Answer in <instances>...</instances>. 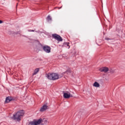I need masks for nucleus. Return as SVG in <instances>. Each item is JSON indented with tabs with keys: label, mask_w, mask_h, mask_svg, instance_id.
Returning <instances> with one entry per match:
<instances>
[{
	"label": "nucleus",
	"mask_w": 125,
	"mask_h": 125,
	"mask_svg": "<svg viewBox=\"0 0 125 125\" xmlns=\"http://www.w3.org/2000/svg\"><path fill=\"white\" fill-rule=\"evenodd\" d=\"M24 116V111L23 110H20L18 111L16 114L14 115L12 117L13 120H16L18 122L21 121V118Z\"/></svg>",
	"instance_id": "nucleus-1"
},
{
	"label": "nucleus",
	"mask_w": 125,
	"mask_h": 125,
	"mask_svg": "<svg viewBox=\"0 0 125 125\" xmlns=\"http://www.w3.org/2000/svg\"><path fill=\"white\" fill-rule=\"evenodd\" d=\"M46 78L48 80H51L52 81H55V80H58L60 78L59 75L57 73H49L46 75Z\"/></svg>",
	"instance_id": "nucleus-2"
},
{
	"label": "nucleus",
	"mask_w": 125,
	"mask_h": 125,
	"mask_svg": "<svg viewBox=\"0 0 125 125\" xmlns=\"http://www.w3.org/2000/svg\"><path fill=\"white\" fill-rule=\"evenodd\" d=\"M42 122V119H40L38 120H34L33 121H31L29 122L28 125H39Z\"/></svg>",
	"instance_id": "nucleus-3"
},
{
	"label": "nucleus",
	"mask_w": 125,
	"mask_h": 125,
	"mask_svg": "<svg viewBox=\"0 0 125 125\" xmlns=\"http://www.w3.org/2000/svg\"><path fill=\"white\" fill-rule=\"evenodd\" d=\"M72 95L68 91L63 92V97L64 98H70V97H72Z\"/></svg>",
	"instance_id": "nucleus-4"
},
{
	"label": "nucleus",
	"mask_w": 125,
	"mask_h": 125,
	"mask_svg": "<svg viewBox=\"0 0 125 125\" xmlns=\"http://www.w3.org/2000/svg\"><path fill=\"white\" fill-rule=\"evenodd\" d=\"M53 37L55 39V40H57L59 42H62V38H61V37H60V36L57 34H53Z\"/></svg>",
	"instance_id": "nucleus-5"
},
{
	"label": "nucleus",
	"mask_w": 125,
	"mask_h": 125,
	"mask_svg": "<svg viewBox=\"0 0 125 125\" xmlns=\"http://www.w3.org/2000/svg\"><path fill=\"white\" fill-rule=\"evenodd\" d=\"M43 49L46 53H49L50 52V47L48 46H43Z\"/></svg>",
	"instance_id": "nucleus-6"
},
{
	"label": "nucleus",
	"mask_w": 125,
	"mask_h": 125,
	"mask_svg": "<svg viewBox=\"0 0 125 125\" xmlns=\"http://www.w3.org/2000/svg\"><path fill=\"white\" fill-rule=\"evenodd\" d=\"M99 70L101 72H104V73H106L109 71V68H108V67H102L100 68Z\"/></svg>",
	"instance_id": "nucleus-7"
},
{
	"label": "nucleus",
	"mask_w": 125,
	"mask_h": 125,
	"mask_svg": "<svg viewBox=\"0 0 125 125\" xmlns=\"http://www.w3.org/2000/svg\"><path fill=\"white\" fill-rule=\"evenodd\" d=\"M48 109V106L46 104L43 105L41 108V112H43V111H45V110H47Z\"/></svg>",
	"instance_id": "nucleus-8"
},
{
	"label": "nucleus",
	"mask_w": 125,
	"mask_h": 125,
	"mask_svg": "<svg viewBox=\"0 0 125 125\" xmlns=\"http://www.w3.org/2000/svg\"><path fill=\"white\" fill-rule=\"evenodd\" d=\"M93 86H94V87H100V84L97 82H95L93 84Z\"/></svg>",
	"instance_id": "nucleus-9"
},
{
	"label": "nucleus",
	"mask_w": 125,
	"mask_h": 125,
	"mask_svg": "<svg viewBox=\"0 0 125 125\" xmlns=\"http://www.w3.org/2000/svg\"><path fill=\"white\" fill-rule=\"evenodd\" d=\"M12 101V97H8L6 98V100L5 101V103H9L10 101Z\"/></svg>",
	"instance_id": "nucleus-10"
},
{
	"label": "nucleus",
	"mask_w": 125,
	"mask_h": 125,
	"mask_svg": "<svg viewBox=\"0 0 125 125\" xmlns=\"http://www.w3.org/2000/svg\"><path fill=\"white\" fill-rule=\"evenodd\" d=\"M39 71H40V68L35 69L34 70L33 75H37V74H38V73H39Z\"/></svg>",
	"instance_id": "nucleus-11"
},
{
	"label": "nucleus",
	"mask_w": 125,
	"mask_h": 125,
	"mask_svg": "<svg viewBox=\"0 0 125 125\" xmlns=\"http://www.w3.org/2000/svg\"><path fill=\"white\" fill-rule=\"evenodd\" d=\"M71 73V71L70 70H66V72L64 73L65 75H69Z\"/></svg>",
	"instance_id": "nucleus-12"
},
{
	"label": "nucleus",
	"mask_w": 125,
	"mask_h": 125,
	"mask_svg": "<svg viewBox=\"0 0 125 125\" xmlns=\"http://www.w3.org/2000/svg\"><path fill=\"white\" fill-rule=\"evenodd\" d=\"M47 21H51V17H50V16H48L47 17Z\"/></svg>",
	"instance_id": "nucleus-13"
},
{
	"label": "nucleus",
	"mask_w": 125,
	"mask_h": 125,
	"mask_svg": "<svg viewBox=\"0 0 125 125\" xmlns=\"http://www.w3.org/2000/svg\"><path fill=\"white\" fill-rule=\"evenodd\" d=\"M64 45H66V46H68V48H70V45H69V42H66L64 43Z\"/></svg>",
	"instance_id": "nucleus-14"
},
{
	"label": "nucleus",
	"mask_w": 125,
	"mask_h": 125,
	"mask_svg": "<svg viewBox=\"0 0 125 125\" xmlns=\"http://www.w3.org/2000/svg\"><path fill=\"white\" fill-rule=\"evenodd\" d=\"M41 119L42 120V122H41V124H42V122L45 123V124H47V120H43L42 119Z\"/></svg>",
	"instance_id": "nucleus-15"
},
{
	"label": "nucleus",
	"mask_w": 125,
	"mask_h": 125,
	"mask_svg": "<svg viewBox=\"0 0 125 125\" xmlns=\"http://www.w3.org/2000/svg\"><path fill=\"white\" fill-rule=\"evenodd\" d=\"M105 40H106V41H109V40H110V39H109V38H106V39H105Z\"/></svg>",
	"instance_id": "nucleus-16"
},
{
	"label": "nucleus",
	"mask_w": 125,
	"mask_h": 125,
	"mask_svg": "<svg viewBox=\"0 0 125 125\" xmlns=\"http://www.w3.org/2000/svg\"><path fill=\"white\" fill-rule=\"evenodd\" d=\"M1 23H2V21L0 20V24H1Z\"/></svg>",
	"instance_id": "nucleus-17"
},
{
	"label": "nucleus",
	"mask_w": 125,
	"mask_h": 125,
	"mask_svg": "<svg viewBox=\"0 0 125 125\" xmlns=\"http://www.w3.org/2000/svg\"><path fill=\"white\" fill-rule=\"evenodd\" d=\"M32 32H34V30H31Z\"/></svg>",
	"instance_id": "nucleus-18"
}]
</instances>
